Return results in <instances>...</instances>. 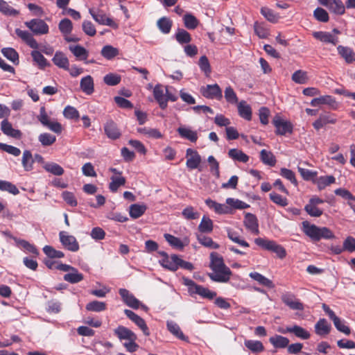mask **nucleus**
<instances>
[{"instance_id":"14","label":"nucleus","mask_w":355,"mask_h":355,"mask_svg":"<svg viewBox=\"0 0 355 355\" xmlns=\"http://www.w3.org/2000/svg\"><path fill=\"white\" fill-rule=\"evenodd\" d=\"M16 35L20 37L27 45H28L31 48L37 49L39 48V44L35 38L33 37L32 34L30 33L27 31H22L19 28L15 29Z\"/></svg>"},{"instance_id":"55","label":"nucleus","mask_w":355,"mask_h":355,"mask_svg":"<svg viewBox=\"0 0 355 355\" xmlns=\"http://www.w3.org/2000/svg\"><path fill=\"white\" fill-rule=\"evenodd\" d=\"M121 80V76L114 73H107L103 77L104 83L109 86L117 85L120 83Z\"/></svg>"},{"instance_id":"45","label":"nucleus","mask_w":355,"mask_h":355,"mask_svg":"<svg viewBox=\"0 0 355 355\" xmlns=\"http://www.w3.org/2000/svg\"><path fill=\"white\" fill-rule=\"evenodd\" d=\"M260 159L265 164L270 166H274L276 164V159L274 155L265 149L260 152Z\"/></svg>"},{"instance_id":"32","label":"nucleus","mask_w":355,"mask_h":355,"mask_svg":"<svg viewBox=\"0 0 355 355\" xmlns=\"http://www.w3.org/2000/svg\"><path fill=\"white\" fill-rule=\"evenodd\" d=\"M244 345L252 353H260L264 350V346L259 340H245Z\"/></svg>"},{"instance_id":"49","label":"nucleus","mask_w":355,"mask_h":355,"mask_svg":"<svg viewBox=\"0 0 355 355\" xmlns=\"http://www.w3.org/2000/svg\"><path fill=\"white\" fill-rule=\"evenodd\" d=\"M34 160L31 151L24 150L23 153L21 164L25 171H29L33 169Z\"/></svg>"},{"instance_id":"22","label":"nucleus","mask_w":355,"mask_h":355,"mask_svg":"<svg viewBox=\"0 0 355 355\" xmlns=\"http://www.w3.org/2000/svg\"><path fill=\"white\" fill-rule=\"evenodd\" d=\"M311 105L313 107H316L320 105H328L334 109H336L337 106L335 98L329 95L322 96L312 99L311 101Z\"/></svg>"},{"instance_id":"52","label":"nucleus","mask_w":355,"mask_h":355,"mask_svg":"<svg viewBox=\"0 0 355 355\" xmlns=\"http://www.w3.org/2000/svg\"><path fill=\"white\" fill-rule=\"evenodd\" d=\"M1 53L14 64L19 63V54L13 48H3Z\"/></svg>"},{"instance_id":"8","label":"nucleus","mask_w":355,"mask_h":355,"mask_svg":"<svg viewBox=\"0 0 355 355\" xmlns=\"http://www.w3.org/2000/svg\"><path fill=\"white\" fill-rule=\"evenodd\" d=\"M318 2L335 15H343L345 12V6L341 0H318Z\"/></svg>"},{"instance_id":"19","label":"nucleus","mask_w":355,"mask_h":355,"mask_svg":"<svg viewBox=\"0 0 355 355\" xmlns=\"http://www.w3.org/2000/svg\"><path fill=\"white\" fill-rule=\"evenodd\" d=\"M1 130L3 134L12 138L19 139L21 137V131L14 129L12 124L7 119H4L1 121Z\"/></svg>"},{"instance_id":"36","label":"nucleus","mask_w":355,"mask_h":355,"mask_svg":"<svg viewBox=\"0 0 355 355\" xmlns=\"http://www.w3.org/2000/svg\"><path fill=\"white\" fill-rule=\"evenodd\" d=\"M31 56L33 61L38 65L39 68L44 69L46 67L49 66L50 64L47 60L44 57L41 52L38 51H33L31 52Z\"/></svg>"},{"instance_id":"60","label":"nucleus","mask_w":355,"mask_h":355,"mask_svg":"<svg viewBox=\"0 0 355 355\" xmlns=\"http://www.w3.org/2000/svg\"><path fill=\"white\" fill-rule=\"evenodd\" d=\"M291 79L297 84H305L308 80L307 73L302 70H297L292 75Z\"/></svg>"},{"instance_id":"57","label":"nucleus","mask_w":355,"mask_h":355,"mask_svg":"<svg viewBox=\"0 0 355 355\" xmlns=\"http://www.w3.org/2000/svg\"><path fill=\"white\" fill-rule=\"evenodd\" d=\"M43 251L44 254L51 259L62 258L64 256V254L62 251L57 250L51 245H45L43 248Z\"/></svg>"},{"instance_id":"11","label":"nucleus","mask_w":355,"mask_h":355,"mask_svg":"<svg viewBox=\"0 0 355 355\" xmlns=\"http://www.w3.org/2000/svg\"><path fill=\"white\" fill-rule=\"evenodd\" d=\"M123 302L128 306L137 309L139 307L141 302L125 288H120L119 291Z\"/></svg>"},{"instance_id":"37","label":"nucleus","mask_w":355,"mask_h":355,"mask_svg":"<svg viewBox=\"0 0 355 355\" xmlns=\"http://www.w3.org/2000/svg\"><path fill=\"white\" fill-rule=\"evenodd\" d=\"M44 168L46 171L57 176H60L64 174L63 168L58 164L55 162H47L44 165Z\"/></svg>"},{"instance_id":"21","label":"nucleus","mask_w":355,"mask_h":355,"mask_svg":"<svg viewBox=\"0 0 355 355\" xmlns=\"http://www.w3.org/2000/svg\"><path fill=\"white\" fill-rule=\"evenodd\" d=\"M114 334L119 340H137L136 334L123 326H119L114 330Z\"/></svg>"},{"instance_id":"61","label":"nucleus","mask_w":355,"mask_h":355,"mask_svg":"<svg viewBox=\"0 0 355 355\" xmlns=\"http://www.w3.org/2000/svg\"><path fill=\"white\" fill-rule=\"evenodd\" d=\"M166 241L172 246L178 249L182 250L184 248V245L182 242V241L171 234H165L164 235Z\"/></svg>"},{"instance_id":"23","label":"nucleus","mask_w":355,"mask_h":355,"mask_svg":"<svg viewBox=\"0 0 355 355\" xmlns=\"http://www.w3.org/2000/svg\"><path fill=\"white\" fill-rule=\"evenodd\" d=\"M283 334L293 333L297 337L306 340L310 338V334L305 329L298 325H294L293 327H287L285 330L281 331Z\"/></svg>"},{"instance_id":"40","label":"nucleus","mask_w":355,"mask_h":355,"mask_svg":"<svg viewBox=\"0 0 355 355\" xmlns=\"http://www.w3.org/2000/svg\"><path fill=\"white\" fill-rule=\"evenodd\" d=\"M249 276L262 286H265L268 288H272L274 286L271 280L257 272H250Z\"/></svg>"},{"instance_id":"15","label":"nucleus","mask_w":355,"mask_h":355,"mask_svg":"<svg viewBox=\"0 0 355 355\" xmlns=\"http://www.w3.org/2000/svg\"><path fill=\"white\" fill-rule=\"evenodd\" d=\"M153 96L161 109L164 110L167 107L168 104H166V100H165L166 92L161 84H157L155 86Z\"/></svg>"},{"instance_id":"35","label":"nucleus","mask_w":355,"mask_h":355,"mask_svg":"<svg viewBox=\"0 0 355 355\" xmlns=\"http://www.w3.org/2000/svg\"><path fill=\"white\" fill-rule=\"evenodd\" d=\"M64 279L71 284H76L83 279V274L78 272V270L73 267V268L67 274L64 275Z\"/></svg>"},{"instance_id":"64","label":"nucleus","mask_w":355,"mask_h":355,"mask_svg":"<svg viewBox=\"0 0 355 355\" xmlns=\"http://www.w3.org/2000/svg\"><path fill=\"white\" fill-rule=\"evenodd\" d=\"M38 139L42 146H48L52 145L56 141V137L54 135L45 132L40 134Z\"/></svg>"},{"instance_id":"20","label":"nucleus","mask_w":355,"mask_h":355,"mask_svg":"<svg viewBox=\"0 0 355 355\" xmlns=\"http://www.w3.org/2000/svg\"><path fill=\"white\" fill-rule=\"evenodd\" d=\"M52 61L58 67L64 70H69V60L63 52L56 51Z\"/></svg>"},{"instance_id":"38","label":"nucleus","mask_w":355,"mask_h":355,"mask_svg":"<svg viewBox=\"0 0 355 355\" xmlns=\"http://www.w3.org/2000/svg\"><path fill=\"white\" fill-rule=\"evenodd\" d=\"M176 41L180 44H189L191 41V36L189 32L183 28H178L175 35Z\"/></svg>"},{"instance_id":"31","label":"nucleus","mask_w":355,"mask_h":355,"mask_svg":"<svg viewBox=\"0 0 355 355\" xmlns=\"http://www.w3.org/2000/svg\"><path fill=\"white\" fill-rule=\"evenodd\" d=\"M228 156L235 161L246 163L249 160V157L242 150L237 148H232L228 151Z\"/></svg>"},{"instance_id":"1","label":"nucleus","mask_w":355,"mask_h":355,"mask_svg":"<svg viewBox=\"0 0 355 355\" xmlns=\"http://www.w3.org/2000/svg\"><path fill=\"white\" fill-rule=\"evenodd\" d=\"M209 267L212 272L208 273V277L213 281L220 283H226L230 279L231 270L225 264L222 256L218 253L212 252L210 254Z\"/></svg>"},{"instance_id":"30","label":"nucleus","mask_w":355,"mask_h":355,"mask_svg":"<svg viewBox=\"0 0 355 355\" xmlns=\"http://www.w3.org/2000/svg\"><path fill=\"white\" fill-rule=\"evenodd\" d=\"M69 49L78 60H86L89 55V53L87 49L80 45L69 46Z\"/></svg>"},{"instance_id":"12","label":"nucleus","mask_w":355,"mask_h":355,"mask_svg":"<svg viewBox=\"0 0 355 355\" xmlns=\"http://www.w3.org/2000/svg\"><path fill=\"white\" fill-rule=\"evenodd\" d=\"M124 313L130 320L134 322L142 330L145 336L150 335L149 329L146 324V322L143 318H141L132 311L129 309H125L124 311Z\"/></svg>"},{"instance_id":"56","label":"nucleus","mask_w":355,"mask_h":355,"mask_svg":"<svg viewBox=\"0 0 355 355\" xmlns=\"http://www.w3.org/2000/svg\"><path fill=\"white\" fill-rule=\"evenodd\" d=\"M86 309L89 311L101 312L106 309V304L103 302L94 300L86 305Z\"/></svg>"},{"instance_id":"28","label":"nucleus","mask_w":355,"mask_h":355,"mask_svg":"<svg viewBox=\"0 0 355 355\" xmlns=\"http://www.w3.org/2000/svg\"><path fill=\"white\" fill-rule=\"evenodd\" d=\"M331 325L326 319H320L315 324V332L317 335L324 336L329 334Z\"/></svg>"},{"instance_id":"26","label":"nucleus","mask_w":355,"mask_h":355,"mask_svg":"<svg viewBox=\"0 0 355 355\" xmlns=\"http://www.w3.org/2000/svg\"><path fill=\"white\" fill-rule=\"evenodd\" d=\"M80 89L87 95H91L94 92L93 78L88 75L83 77L80 82Z\"/></svg>"},{"instance_id":"33","label":"nucleus","mask_w":355,"mask_h":355,"mask_svg":"<svg viewBox=\"0 0 355 355\" xmlns=\"http://www.w3.org/2000/svg\"><path fill=\"white\" fill-rule=\"evenodd\" d=\"M181 137L187 139L191 142H196L198 139V134L196 131H193L185 127H180L177 130Z\"/></svg>"},{"instance_id":"4","label":"nucleus","mask_w":355,"mask_h":355,"mask_svg":"<svg viewBox=\"0 0 355 355\" xmlns=\"http://www.w3.org/2000/svg\"><path fill=\"white\" fill-rule=\"evenodd\" d=\"M89 12L98 24L108 26L115 29L118 28V24L112 19L108 17L103 11L89 8Z\"/></svg>"},{"instance_id":"3","label":"nucleus","mask_w":355,"mask_h":355,"mask_svg":"<svg viewBox=\"0 0 355 355\" xmlns=\"http://www.w3.org/2000/svg\"><path fill=\"white\" fill-rule=\"evenodd\" d=\"M39 121L45 127L54 132L56 134H60L62 130V125L57 121H51L46 112L45 107L42 106L40 109V114L37 116Z\"/></svg>"},{"instance_id":"18","label":"nucleus","mask_w":355,"mask_h":355,"mask_svg":"<svg viewBox=\"0 0 355 355\" xmlns=\"http://www.w3.org/2000/svg\"><path fill=\"white\" fill-rule=\"evenodd\" d=\"M243 223L245 227L252 233L254 234H259V231L258 228V220L255 215L250 213H247L245 216Z\"/></svg>"},{"instance_id":"9","label":"nucleus","mask_w":355,"mask_h":355,"mask_svg":"<svg viewBox=\"0 0 355 355\" xmlns=\"http://www.w3.org/2000/svg\"><path fill=\"white\" fill-rule=\"evenodd\" d=\"M201 94L207 98L220 101L223 98L222 90L218 84L207 85L200 89Z\"/></svg>"},{"instance_id":"29","label":"nucleus","mask_w":355,"mask_h":355,"mask_svg":"<svg viewBox=\"0 0 355 355\" xmlns=\"http://www.w3.org/2000/svg\"><path fill=\"white\" fill-rule=\"evenodd\" d=\"M254 243L261 248L271 252H274L275 249H276V246L279 245L274 241L268 240L260 237L255 239Z\"/></svg>"},{"instance_id":"16","label":"nucleus","mask_w":355,"mask_h":355,"mask_svg":"<svg viewBox=\"0 0 355 355\" xmlns=\"http://www.w3.org/2000/svg\"><path fill=\"white\" fill-rule=\"evenodd\" d=\"M282 302L291 309L302 311L304 309V305L297 300L293 294H284L282 296Z\"/></svg>"},{"instance_id":"2","label":"nucleus","mask_w":355,"mask_h":355,"mask_svg":"<svg viewBox=\"0 0 355 355\" xmlns=\"http://www.w3.org/2000/svg\"><path fill=\"white\" fill-rule=\"evenodd\" d=\"M302 226L305 234L313 241H318L321 239H329L334 237L333 232L327 227H319L310 224L308 221H304Z\"/></svg>"},{"instance_id":"5","label":"nucleus","mask_w":355,"mask_h":355,"mask_svg":"<svg viewBox=\"0 0 355 355\" xmlns=\"http://www.w3.org/2000/svg\"><path fill=\"white\" fill-rule=\"evenodd\" d=\"M59 239L65 249L71 252H77L79 250V244L75 236L69 235L67 232L61 231Z\"/></svg>"},{"instance_id":"41","label":"nucleus","mask_w":355,"mask_h":355,"mask_svg":"<svg viewBox=\"0 0 355 355\" xmlns=\"http://www.w3.org/2000/svg\"><path fill=\"white\" fill-rule=\"evenodd\" d=\"M335 182L336 178L333 175L320 176L315 181L319 190L324 189L326 187L335 183Z\"/></svg>"},{"instance_id":"24","label":"nucleus","mask_w":355,"mask_h":355,"mask_svg":"<svg viewBox=\"0 0 355 355\" xmlns=\"http://www.w3.org/2000/svg\"><path fill=\"white\" fill-rule=\"evenodd\" d=\"M313 35L315 39L322 42L330 43L333 45H336L338 42V37L334 36L329 32L317 31L314 32Z\"/></svg>"},{"instance_id":"50","label":"nucleus","mask_w":355,"mask_h":355,"mask_svg":"<svg viewBox=\"0 0 355 355\" xmlns=\"http://www.w3.org/2000/svg\"><path fill=\"white\" fill-rule=\"evenodd\" d=\"M146 210V205L133 204L130 207V216L132 218H138L145 213Z\"/></svg>"},{"instance_id":"58","label":"nucleus","mask_w":355,"mask_h":355,"mask_svg":"<svg viewBox=\"0 0 355 355\" xmlns=\"http://www.w3.org/2000/svg\"><path fill=\"white\" fill-rule=\"evenodd\" d=\"M0 190L8 191L13 195H17L19 193V189L15 184L5 180H0Z\"/></svg>"},{"instance_id":"54","label":"nucleus","mask_w":355,"mask_h":355,"mask_svg":"<svg viewBox=\"0 0 355 355\" xmlns=\"http://www.w3.org/2000/svg\"><path fill=\"white\" fill-rule=\"evenodd\" d=\"M58 28L60 32L66 36L68 34H70L72 31V22L70 19L67 18L63 19L60 21L58 24Z\"/></svg>"},{"instance_id":"17","label":"nucleus","mask_w":355,"mask_h":355,"mask_svg":"<svg viewBox=\"0 0 355 355\" xmlns=\"http://www.w3.org/2000/svg\"><path fill=\"white\" fill-rule=\"evenodd\" d=\"M336 122V119L334 117V115L329 113L320 114L319 118L313 123V126L317 130H319L326 125L331 123L334 124Z\"/></svg>"},{"instance_id":"48","label":"nucleus","mask_w":355,"mask_h":355,"mask_svg":"<svg viewBox=\"0 0 355 355\" xmlns=\"http://www.w3.org/2000/svg\"><path fill=\"white\" fill-rule=\"evenodd\" d=\"M213 222L212 220L204 216L201 220L200 223L198 225V230L201 233H211L213 230Z\"/></svg>"},{"instance_id":"7","label":"nucleus","mask_w":355,"mask_h":355,"mask_svg":"<svg viewBox=\"0 0 355 355\" xmlns=\"http://www.w3.org/2000/svg\"><path fill=\"white\" fill-rule=\"evenodd\" d=\"M25 25L35 35H44L49 32V26L44 20L40 19H33L29 21H26Z\"/></svg>"},{"instance_id":"59","label":"nucleus","mask_w":355,"mask_h":355,"mask_svg":"<svg viewBox=\"0 0 355 355\" xmlns=\"http://www.w3.org/2000/svg\"><path fill=\"white\" fill-rule=\"evenodd\" d=\"M0 12L8 16H16L19 15V11L12 8L4 0H0Z\"/></svg>"},{"instance_id":"44","label":"nucleus","mask_w":355,"mask_h":355,"mask_svg":"<svg viewBox=\"0 0 355 355\" xmlns=\"http://www.w3.org/2000/svg\"><path fill=\"white\" fill-rule=\"evenodd\" d=\"M194 294L199 295L201 297L208 300H213L216 296V292L211 291L209 288L201 285H198V286L196 287V289L193 293V295Z\"/></svg>"},{"instance_id":"42","label":"nucleus","mask_w":355,"mask_h":355,"mask_svg":"<svg viewBox=\"0 0 355 355\" xmlns=\"http://www.w3.org/2000/svg\"><path fill=\"white\" fill-rule=\"evenodd\" d=\"M157 25L162 33L168 34L171 31L173 22L170 19L163 17L157 21Z\"/></svg>"},{"instance_id":"51","label":"nucleus","mask_w":355,"mask_h":355,"mask_svg":"<svg viewBox=\"0 0 355 355\" xmlns=\"http://www.w3.org/2000/svg\"><path fill=\"white\" fill-rule=\"evenodd\" d=\"M167 329L168 330L177 338L180 340H185L186 337L184 334L182 332L179 325L173 321L167 322Z\"/></svg>"},{"instance_id":"46","label":"nucleus","mask_w":355,"mask_h":355,"mask_svg":"<svg viewBox=\"0 0 355 355\" xmlns=\"http://www.w3.org/2000/svg\"><path fill=\"white\" fill-rule=\"evenodd\" d=\"M269 341L276 348H284L288 347L289 343L288 338L279 335L270 337Z\"/></svg>"},{"instance_id":"53","label":"nucleus","mask_w":355,"mask_h":355,"mask_svg":"<svg viewBox=\"0 0 355 355\" xmlns=\"http://www.w3.org/2000/svg\"><path fill=\"white\" fill-rule=\"evenodd\" d=\"M137 132L148 136L150 138L159 139L162 137V133L156 128H139Z\"/></svg>"},{"instance_id":"63","label":"nucleus","mask_w":355,"mask_h":355,"mask_svg":"<svg viewBox=\"0 0 355 355\" xmlns=\"http://www.w3.org/2000/svg\"><path fill=\"white\" fill-rule=\"evenodd\" d=\"M63 115L68 119L78 120L80 117L78 111L72 106L67 105L63 110Z\"/></svg>"},{"instance_id":"25","label":"nucleus","mask_w":355,"mask_h":355,"mask_svg":"<svg viewBox=\"0 0 355 355\" xmlns=\"http://www.w3.org/2000/svg\"><path fill=\"white\" fill-rule=\"evenodd\" d=\"M337 51L338 53L347 64H350L355 60V53L351 48L339 45L337 46Z\"/></svg>"},{"instance_id":"47","label":"nucleus","mask_w":355,"mask_h":355,"mask_svg":"<svg viewBox=\"0 0 355 355\" xmlns=\"http://www.w3.org/2000/svg\"><path fill=\"white\" fill-rule=\"evenodd\" d=\"M183 22L184 26L189 30L195 29L199 24V21L197 19V18L194 15L189 13H187L184 15Z\"/></svg>"},{"instance_id":"43","label":"nucleus","mask_w":355,"mask_h":355,"mask_svg":"<svg viewBox=\"0 0 355 355\" xmlns=\"http://www.w3.org/2000/svg\"><path fill=\"white\" fill-rule=\"evenodd\" d=\"M101 53L107 60H112L119 53V49L111 45H105L101 49Z\"/></svg>"},{"instance_id":"34","label":"nucleus","mask_w":355,"mask_h":355,"mask_svg":"<svg viewBox=\"0 0 355 355\" xmlns=\"http://www.w3.org/2000/svg\"><path fill=\"white\" fill-rule=\"evenodd\" d=\"M238 111L239 115L248 120L250 121L252 119V109L249 105L246 103L245 101H242L238 105Z\"/></svg>"},{"instance_id":"27","label":"nucleus","mask_w":355,"mask_h":355,"mask_svg":"<svg viewBox=\"0 0 355 355\" xmlns=\"http://www.w3.org/2000/svg\"><path fill=\"white\" fill-rule=\"evenodd\" d=\"M178 256L173 254L171 257L162 258L159 260V263L165 268L171 271H176L178 269Z\"/></svg>"},{"instance_id":"13","label":"nucleus","mask_w":355,"mask_h":355,"mask_svg":"<svg viewBox=\"0 0 355 355\" xmlns=\"http://www.w3.org/2000/svg\"><path fill=\"white\" fill-rule=\"evenodd\" d=\"M104 131L107 137L113 140L119 139L121 135L117 125L112 120H109L105 123Z\"/></svg>"},{"instance_id":"39","label":"nucleus","mask_w":355,"mask_h":355,"mask_svg":"<svg viewBox=\"0 0 355 355\" xmlns=\"http://www.w3.org/2000/svg\"><path fill=\"white\" fill-rule=\"evenodd\" d=\"M196 238L198 242L205 247L211 249H218L219 248V245L214 242L211 237L206 236L201 234H196Z\"/></svg>"},{"instance_id":"62","label":"nucleus","mask_w":355,"mask_h":355,"mask_svg":"<svg viewBox=\"0 0 355 355\" xmlns=\"http://www.w3.org/2000/svg\"><path fill=\"white\" fill-rule=\"evenodd\" d=\"M111 180L109 188L112 192H116L119 187L124 185L125 183V178L122 176H113L111 178Z\"/></svg>"},{"instance_id":"10","label":"nucleus","mask_w":355,"mask_h":355,"mask_svg":"<svg viewBox=\"0 0 355 355\" xmlns=\"http://www.w3.org/2000/svg\"><path fill=\"white\" fill-rule=\"evenodd\" d=\"M187 167L190 169L198 168L202 159L197 150L192 148H187L186 151Z\"/></svg>"},{"instance_id":"6","label":"nucleus","mask_w":355,"mask_h":355,"mask_svg":"<svg viewBox=\"0 0 355 355\" xmlns=\"http://www.w3.org/2000/svg\"><path fill=\"white\" fill-rule=\"evenodd\" d=\"M272 123L276 128V134L285 135L286 133L293 132V125L291 122L284 120L279 115L277 114L272 119Z\"/></svg>"}]
</instances>
